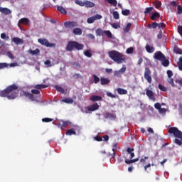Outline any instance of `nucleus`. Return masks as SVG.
<instances>
[{"label": "nucleus", "mask_w": 182, "mask_h": 182, "mask_svg": "<svg viewBox=\"0 0 182 182\" xmlns=\"http://www.w3.org/2000/svg\"><path fill=\"white\" fill-rule=\"evenodd\" d=\"M112 15L115 19L120 18V16L119 15V12H117V11H113Z\"/></svg>", "instance_id": "09e8293b"}, {"label": "nucleus", "mask_w": 182, "mask_h": 182, "mask_svg": "<svg viewBox=\"0 0 182 182\" xmlns=\"http://www.w3.org/2000/svg\"><path fill=\"white\" fill-rule=\"evenodd\" d=\"M54 88L57 90V92H59V93H61L62 95L65 93V89L59 85H54Z\"/></svg>", "instance_id": "a878e982"}, {"label": "nucleus", "mask_w": 182, "mask_h": 182, "mask_svg": "<svg viewBox=\"0 0 182 182\" xmlns=\"http://www.w3.org/2000/svg\"><path fill=\"white\" fill-rule=\"evenodd\" d=\"M97 36H107V38H110L113 39V34L110 31H103L102 28H97L95 31Z\"/></svg>", "instance_id": "423d86ee"}, {"label": "nucleus", "mask_w": 182, "mask_h": 182, "mask_svg": "<svg viewBox=\"0 0 182 182\" xmlns=\"http://www.w3.org/2000/svg\"><path fill=\"white\" fill-rule=\"evenodd\" d=\"M117 92L118 95H127V90L123 88H117Z\"/></svg>", "instance_id": "bb28decb"}, {"label": "nucleus", "mask_w": 182, "mask_h": 182, "mask_svg": "<svg viewBox=\"0 0 182 182\" xmlns=\"http://www.w3.org/2000/svg\"><path fill=\"white\" fill-rule=\"evenodd\" d=\"M161 65L164 67V68H167L169 65H170V61L168 60H167L165 57V59L161 60Z\"/></svg>", "instance_id": "393cba45"}, {"label": "nucleus", "mask_w": 182, "mask_h": 182, "mask_svg": "<svg viewBox=\"0 0 182 182\" xmlns=\"http://www.w3.org/2000/svg\"><path fill=\"white\" fill-rule=\"evenodd\" d=\"M69 124H70V122H69V121L60 120L58 123V126H60L61 130H63V129L65 127H68V126H69Z\"/></svg>", "instance_id": "4468645a"}, {"label": "nucleus", "mask_w": 182, "mask_h": 182, "mask_svg": "<svg viewBox=\"0 0 182 182\" xmlns=\"http://www.w3.org/2000/svg\"><path fill=\"white\" fill-rule=\"evenodd\" d=\"M110 25L114 29H119L120 28V23H112Z\"/></svg>", "instance_id": "58836bf2"}, {"label": "nucleus", "mask_w": 182, "mask_h": 182, "mask_svg": "<svg viewBox=\"0 0 182 182\" xmlns=\"http://www.w3.org/2000/svg\"><path fill=\"white\" fill-rule=\"evenodd\" d=\"M122 15H124V16H129V15H130V10L129 9L122 10Z\"/></svg>", "instance_id": "37998d69"}, {"label": "nucleus", "mask_w": 182, "mask_h": 182, "mask_svg": "<svg viewBox=\"0 0 182 182\" xmlns=\"http://www.w3.org/2000/svg\"><path fill=\"white\" fill-rule=\"evenodd\" d=\"M84 6H85V8H93L95 6V3L90 1H84Z\"/></svg>", "instance_id": "aec40b11"}, {"label": "nucleus", "mask_w": 182, "mask_h": 182, "mask_svg": "<svg viewBox=\"0 0 182 182\" xmlns=\"http://www.w3.org/2000/svg\"><path fill=\"white\" fill-rule=\"evenodd\" d=\"M132 28V23H128L127 26L124 28V32L127 33V32L130 31V28Z\"/></svg>", "instance_id": "7c9ffc66"}, {"label": "nucleus", "mask_w": 182, "mask_h": 182, "mask_svg": "<svg viewBox=\"0 0 182 182\" xmlns=\"http://www.w3.org/2000/svg\"><path fill=\"white\" fill-rule=\"evenodd\" d=\"M154 5H155V8H156V9H159V8H161V1L157 0L154 2Z\"/></svg>", "instance_id": "c9c22d12"}, {"label": "nucleus", "mask_w": 182, "mask_h": 182, "mask_svg": "<svg viewBox=\"0 0 182 182\" xmlns=\"http://www.w3.org/2000/svg\"><path fill=\"white\" fill-rule=\"evenodd\" d=\"M108 55L115 63L120 65V63H126V57L123 53L116 50H111L108 53Z\"/></svg>", "instance_id": "7ed1b4c3"}, {"label": "nucleus", "mask_w": 182, "mask_h": 182, "mask_svg": "<svg viewBox=\"0 0 182 182\" xmlns=\"http://www.w3.org/2000/svg\"><path fill=\"white\" fill-rule=\"evenodd\" d=\"M65 26H68V28H75V26H77V23L75 21H66L64 23Z\"/></svg>", "instance_id": "dca6fc26"}, {"label": "nucleus", "mask_w": 182, "mask_h": 182, "mask_svg": "<svg viewBox=\"0 0 182 182\" xmlns=\"http://www.w3.org/2000/svg\"><path fill=\"white\" fill-rule=\"evenodd\" d=\"M29 53L31 55H39L41 53V50H39L38 48H36V50H29Z\"/></svg>", "instance_id": "c756f323"}, {"label": "nucleus", "mask_w": 182, "mask_h": 182, "mask_svg": "<svg viewBox=\"0 0 182 182\" xmlns=\"http://www.w3.org/2000/svg\"><path fill=\"white\" fill-rule=\"evenodd\" d=\"M105 119H110L111 120H116V114L111 112H105L104 114Z\"/></svg>", "instance_id": "ddd939ff"}, {"label": "nucleus", "mask_w": 182, "mask_h": 182, "mask_svg": "<svg viewBox=\"0 0 182 182\" xmlns=\"http://www.w3.org/2000/svg\"><path fill=\"white\" fill-rule=\"evenodd\" d=\"M66 134H68V136H72V134H76V132L75 131V129H70L66 132Z\"/></svg>", "instance_id": "4c0bfd02"}, {"label": "nucleus", "mask_w": 182, "mask_h": 182, "mask_svg": "<svg viewBox=\"0 0 182 182\" xmlns=\"http://www.w3.org/2000/svg\"><path fill=\"white\" fill-rule=\"evenodd\" d=\"M95 17L91 16L87 18V23H93V22H95Z\"/></svg>", "instance_id": "5fc2aeb1"}, {"label": "nucleus", "mask_w": 182, "mask_h": 182, "mask_svg": "<svg viewBox=\"0 0 182 182\" xmlns=\"http://www.w3.org/2000/svg\"><path fill=\"white\" fill-rule=\"evenodd\" d=\"M168 83H169V85H171L172 87H174L175 85H174V80H173V78L169 77L168 79Z\"/></svg>", "instance_id": "8fccbe9b"}, {"label": "nucleus", "mask_w": 182, "mask_h": 182, "mask_svg": "<svg viewBox=\"0 0 182 182\" xmlns=\"http://www.w3.org/2000/svg\"><path fill=\"white\" fill-rule=\"evenodd\" d=\"M57 9L63 15H66V10L63 6H59L57 7Z\"/></svg>", "instance_id": "72a5a7b5"}, {"label": "nucleus", "mask_w": 182, "mask_h": 182, "mask_svg": "<svg viewBox=\"0 0 182 182\" xmlns=\"http://www.w3.org/2000/svg\"><path fill=\"white\" fill-rule=\"evenodd\" d=\"M159 113H161V114H164V113H166V112H167V109H166V108H160L159 109Z\"/></svg>", "instance_id": "0e129e2a"}, {"label": "nucleus", "mask_w": 182, "mask_h": 182, "mask_svg": "<svg viewBox=\"0 0 182 182\" xmlns=\"http://www.w3.org/2000/svg\"><path fill=\"white\" fill-rule=\"evenodd\" d=\"M73 33L74 35H82V29L79 28H75L73 30Z\"/></svg>", "instance_id": "c85d7f7f"}, {"label": "nucleus", "mask_w": 182, "mask_h": 182, "mask_svg": "<svg viewBox=\"0 0 182 182\" xmlns=\"http://www.w3.org/2000/svg\"><path fill=\"white\" fill-rule=\"evenodd\" d=\"M105 1L108 2V4H111V5H113V6H116L117 5V0H106Z\"/></svg>", "instance_id": "a19ab883"}, {"label": "nucleus", "mask_w": 182, "mask_h": 182, "mask_svg": "<svg viewBox=\"0 0 182 182\" xmlns=\"http://www.w3.org/2000/svg\"><path fill=\"white\" fill-rule=\"evenodd\" d=\"M145 49L148 53H153L154 52V47L146 45Z\"/></svg>", "instance_id": "b1692460"}, {"label": "nucleus", "mask_w": 182, "mask_h": 182, "mask_svg": "<svg viewBox=\"0 0 182 182\" xmlns=\"http://www.w3.org/2000/svg\"><path fill=\"white\" fill-rule=\"evenodd\" d=\"M173 51L175 52V53H178L179 55H182V50L178 48V47H174Z\"/></svg>", "instance_id": "49530a36"}, {"label": "nucleus", "mask_w": 182, "mask_h": 182, "mask_svg": "<svg viewBox=\"0 0 182 182\" xmlns=\"http://www.w3.org/2000/svg\"><path fill=\"white\" fill-rule=\"evenodd\" d=\"M93 17H94L95 21L102 19V15H100V14H96V15L93 16Z\"/></svg>", "instance_id": "bf43d9fd"}, {"label": "nucleus", "mask_w": 182, "mask_h": 182, "mask_svg": "<svg viewBox=\"0 0 182 182\" xmlns=\"http://www.w3.org/2000/svg\"><path fill=\"white\" fill-rule=\"evenodd\" d=\"M178 32L181 35V36H182V26H178Z\"/></svg>", "instance_id": "338daca9"}, {"label": "nucleus", "mask_w": 182, "mask_h": 182, "mask_svg": "<svg viewBox=\"0 0 182 182\" xmlns=\"http://www.w3.org/2000/svg\"><path fill=\"white\" fill-rule=\"evenodd\" d=\"M100 82H101V85L102 86H105V85H109V83H110V80H109V78H105L102 77L100 78Z\"/></svg>", "instance_id": "4be33fe9"}, {"label": "nucleus", "mask_w": 182, "mask_h": 182, "mask_svg": "<svg viewBox=\"0 0 182 182\" xmlns=\"http://www.w3.org/2000/svg\"><path fill=\"white\" fill-rule=\"evenodd\" d=\"M62 102H63V103H67L68 105H72V103H73V99L69 97L65 98Z\"/></svg>", "instance_id": "2f4dec72"}, {"label": "nucleus", "mask_w": 182, "mask_h": 182, "mask_svg": "<svg viewBox=\"0 0 182 182\" xmlns=\"http://www.w3.org/2000/svg\"><path fill=\"white\" fill-rule=\"evenodd\" d=\"M154 107L155 109H156L157 110H159V109L161 108V104L157 102L154 104Z\"/></svg>", "instance_id": "052dcab7"}, {"label": "nucleus", "mask_w": 182, "mask_h": 182, "mask_svg": "<svg viewBox=\"0 0 182 182\" xmlns=\"http://www.w3.org/2000/svg\"><path fill=\"white\" fill-rule=\"evenodd\" d=\"M160 18V13L156 11L151 16V21H156V19Z\"/></svg>", "instance_id": "6ab92c4d"}, {"label": "nucleus", "mask_w": 182, "mask_h": 182, "mask_svg": "<svg viewBox=\"0 0 182 182\" xmlns=\"http://www.w3.org/2000/svg\"><path fill=\"white\" fill-rule=\"evenodd\" d=\"M158 87L161 92H167V87H164L161 84H159Z\"/></svg>", "instance_id": "ea45409f"}, {"label": "nucleus", "mask_w": 182, "mask_h": 182, "mask_svg": "<svg viewBox=\"0 0 182 182\" xmlns=\"http://www.w3.org/2000/svg\"><path fill=\"white\" fill-rule=\"evenodd\" d=\"M18 23H23V25H29V19L28 18H22L19 20Z\"/></svg>", "instance_id": "5701e85b"}, {"label": "nucleus", "mask_w": 182, "mask_h": 182, "mask_svg": "<svg viewBox=\"0 0 182 182\" xmlns=\"http://www.w3.org/2000/svg\"><path fill=\"white\" fill-rule=\"evenodd\" d=\"M108 55L115 63L120 65V63H126V57L123 53L116 50H111L108 53Z\"/></svg>", "instance_id": "f03ea898"}, {"label": "nucleus", "mask_w": 182, "mask_h": 182, "mask_svg": "<svg viewBox=\"0 0 182 182\" xmlns=\"http://www.w3.org/2000/svg\"><path fill=\"white\" fill-rule=\"evenodd\" d=\"M44 65L46 66V68H52V62L50 60H47L44 62Z\"/></svg>", "instance_id": "c03bdc74"}, {"label": "nucleus", "mask_w": 182, "mask_h": 182, "mask_svg": "<svg viewBox=\"0 0 182 182\" xmlns=\"http://www.w3.org/2000/svg\"><path fill=\"white\" fill-rule=\"evenodd\" d=\"M114 76H115L116 77H120L122 76V74L119 70H115L114 72Z\"/></svg>", "instance_id": "864d4df0"}, {"label": "nucleus", "mask_w": 182, "mask_h": 182, "mask_svg": "<svg viewBox=\"0 0 182 182\" xmlns=\"http://www.w3.org/2000/svg\"><path fill=\"white\" fill-rule=\"evenodd\" d=\"M83 48H85V46L79 43L77 41H68L65 47V50H67V52H72L74 49H76V50H82Z\"/></svg>", "instance_id": "39448f33"}, {"label": "nucleus", "mask_w": 182, "mask_h": 182, "mask_svg": "<svg viewBox=\"0 0 182 182\" xmlns=\"http://www.w3.org/2000/svg\"><path fill=\"white\" fill-rule=\"evenodd\" d=\"M6 56H8V58H9V59L15 58V57L14 56V54H12V53L11 51H7Z\"/></svg>", "instance_id": "3c124183"}, {"label": "nucleus", "mask_w": 182, "mask_h": 182, "mask_svg": "<svg viewBox=\"0 0 182 182\" xmlns=\"http://www.w3.org/2000/svg\"><path fill=\"white\" fill-rule=\"evenodd\" d=\"M18 88V85L15 84L9 85L5 90L0 92V96L1 97H7L9 100L16 99L18 93H19Z\"/></svg>", "instance_id": "f257e3e1"}, {"label": "nucleus", "mask_w": 182, "mask_h": 182, "mask_svg": "<svg viewBox=\"0 0 182 182\" xmlns=\"http://www.w3.org/2000/svg\"><path fill=\"white\" fill-rule=\"evenodd\" d=\"M127 151L128 154H132V153H133V151H134V149H133V148H127Z\"/></svg>", "instance_id": "680f3d73"}, {"label": "nucleus", "mask_w": 182, "mask_h": 182, "mask_svg": "<svg viewBox=\"0 0 182 182\" xmlns=\"http://www.w3.org/2000/svg\"><path fill=\"white\" fill-rule=\"evenodd\" d=\"M146 95L150 99V100H153V102H156V97H154V92L153 91L146 88Z\"/></svg>", "instance_id": "f8f14e48"}, {"label": "nucleus", "mask_w": 182, "mask_h": 182, "mask_svg": "<svg viewBox=\"0 0 182 182\" xmlns=\"http://www.w3.org/2000/svg\"><path fill=\"white\" fill-rule=\"evenodd\" d=\"M119 145V144L117 142H115L112 145V154L109 155V157L111 156V159H114V157H116V152H114L115 150H117V146Z\"/></svg>", "instance_id": "a211bd4d"}, {"label": "nucleus", "mask_w": 182, "mask_h": 182, "mask_svg": "<svg viewBox=\"0 0 182 182\" xmlns=\"http://www.w3.org/2000/svg\"><path fill=\"white\" fill-rule=\"evenodd\" d=\"M99 107H100L99 104H97V102H95L87 107V110L88 112H96V110H99Z\"/></svg>", "instance_id": "9b49d317"}, {"label": "nucleus", "mask_w": 182, "mask_h": 182, "mask_svg": "<svg viewBox=\"0 0 182 182\" xmlns=\"http://www.w3.org/2000/svg\"><path fill=\"white\" fill-rule=\"evenodd\" d=\"M176 83H178L180 86H182V79L181 80H176Z\"/></svg>", "instance_id": "774afa93"}, {"label": "nucleus", "mask_w": 182, "mask_h": 182, "mask_svg": "<svg viewBox=\"0 0 182 182\" xmlns=\"http://www.w3.org/2000/svg\"><path fill=\"white\" fill-rule=\"evenodd\" d=\"M102 100L103 98L99 95H92L90 97V102H100Z\"/></svg>", "instance_id": "2eb2a0df"}, {"label": "nucleus", "mask_w": 182, "mask_h": 182, "mask_svg": "<svg viewBox=\"0 0 182 182\" xmlns=\"http://www.w3.org/2000/svg\"><path fill=\"white\" fill-rule=\"evenodd\" d=\"M35 89H46L48 87V85H42V84H38L35 87Z\"/></svg>", "instance_id": "f704fd0d"}, {"label": "nucleus", "mask_w": 182, "mask_h": 182, "mask_svg": "<svg viewBox=\"0 0 182 182\" xmlns=\"http://www.w3.org/2000/svg\"><path fill=\"white\" fill-rule=\"evenodd\" d=\"M84 55H85L87 58H92V53L90 50H86L85 52H84Z\"/></svg>", "instance_id": "4d7b16f0"}, {"label": "nucleus", "mask_w": 182, "mask_h": 182, "mask_svg": "<svg viewBox=\"0 0 182 182\" xmlns=\"http://www.w3.org/2000/svg\"><path fill=\"white\" fill-rule=\"evenodd\" d=\"M92 77H93L94 83L97 84L100 82V78H99V77H97V75H93Z\"/></svg>", "instance_id": "e433bc0d"}, {"label": "nucleus", "mask_w": 182, "mask_h": 182, "mask_svg": "<svg viewBox=\"0 0 182 182\" xmlns=\"http://www.w3.org/2000/svg\"><path fill=\"white\" fill-rule=\"evenodd\" d=\"M158 28H166V23H158Z\"/></svg>", "instance_id": "69168bd1"}, {"label": "nucleus", "mask_w": 182, "mask_h": 182, "mask_svg": "<svg viewBox=\"0 0 182 182\" xmlns=\"http://www.w3.org/2000/svg\"><path fill=\"white\" fill-rule=\"evenodd\" d=\"M159 23L154 22L151 24L148 25V28L149 29H156V28H158Z\"/></svg>", "instance_id": "473e14b6"}, {"label": "nucleus", "mask_w": 182, "mask_h": 182, "mask_svg": "<svg viewBox=\"0 0 182 182\" xmlns=\"http://www.w3.org/2000/svg\"><path fill=\"white\" fill-rule=\"evenodd\" d=\"M38 42V43H41V45L46 46V48H52V46H53V44L49 43V41L46 38H39Z\"/></svg>", "instance_id": "9d476101"}, {"label": "nucleus", "mask_w": 182, "mask_h": 182, "mask_svg": "<svg viewBox=\"0 0 182 182\" xmlns=\"http://www.w3.org/2000/svg\"><path fill=\"white\" fill-rule=\"evenodd\" d=\"M126 65H123V67L119 70V73H121V75H122V73H124V72H126Z\"/></svg>", "instance_id": "13d9d810"}, {"label": "nucleus", "mask_w": 182, "mask_h": 182, "mask_svg": "<svg viewBox=\"0 0 182 182\" xmlns=\"http://www.w3.org/2000/svg\"><path fill=\"white\" fill-rule=\"evenodd\" d=\"M153 11H154V7H146L144 11V15H151Z\"/></svg>", "instance_id": "412c9836"}, {"label": "nucleus", "mask_w": 182, "mask_h": 182, "mask_svg": "<svg viewBox=\"0 0 182 182\" xmlns=\"http://www.w3.org/2000/svg\"><path fill=\"white\" fill-rule=\"evenodd\" d=\"M167 75H168V77L170 78L173 76V71L168 70H167Z\"/></svg>", "instance_id": "e2e57ef3"}, {"label": "nucleus", "mask_w": 182, "mask_h": 182, "mask_svg": "<svg viewBox=\"0 0 182 182\" xmlns=\"http://www.w3.org/2000/svg\"><path fill=\"white\" fill-rule=\"evenodd\" d=\"M31 93L23 92V95L26 96V97H28L31 102H35V96H33V95H41V92L36 88L35 90H31Z\"/></svg>", "instance_id": "0eeeda50"}, {"label": "nucleus", "mask_w": 182, "mask_h": 182, "mask_svg": "<svg viewBox=\"0 0 182 182\" xmlns=\"http://www.w3.org/2000/svg\"><path fill=\"white\" fill-rule=\"evenodd\" d=\"M42 122L43 123H49L50 122H53V119H52V118H43Z\"/></svg>", "instance_id": "de8ad7c7"}, {"label": "nucleus", "mask_w": 182, "mask_h": 182, "mask_svg": "<svg viewBox=\"0 0 182 182\" xmlns=\"http://www.w3.org/2000/svg\"><path fill=\"white\" fill-rule=\"evenodd\" d=\"M8 68V64L6 63H0V69H4Z\"/></svg>", "instance_id": "6e6d98bb"}, {"label": "nucleus", "mask_w": 182, "mask_h": 182, "mask_svg": "<svg viewBox=\"0 0 182 182\" xmlns=\"http://www.w3.org/2000/svg\"><path fill=\"white\" fill-rule=\"evenodd\" d=\"M13 42H14V43H16V45H19L20 43H23V41L22 39L18 38V37H14V38H12Z\"/></svg>", "instance_id": "cd10ccee"}, {"label": "nucleus", "mask_w": 182, "mask_h": 182, "mask_svg": "<svg viewBox=\"0 0 182 182\" xmlns=\"http://www.w3.org/2000/svg\"><path fill=\"white\" fill-rule=\"evenodd\" d=\"M144 79L147 80L148 83H151V71H150V68H146L144 71Z\"/></svg>", "instance_id": "6e6552de"}, {"label": "nucleus", "mask_w": 182, "mask_h": 182, "mask_svg": "<svg viewBox=\"0 0 182 182\" xmlns=\"http://www.w3.org/2000/svg\"><path fill=\"white\" fill-rule=\"evenodd\" d=\"M134 51V48L133 47L128 48L126 50V53L128 55H132L133 52Z\"/></svg>", "instance_id": "a18cd8bd"}, {"label": "nucleus", "mask_w": 182, "mask_h": 182, "mask_svg": "<svg viewBox=\"0 0 182 182\" xmlns=\"http://www.w3.org/2000/svg\"><path fill=\"white\" fill-rule=\"evenodd\" d=\"M177 14L178 15H181L182 14V6L181 5L177 6Z\"/></svg>", "instance_id": "603ef678"}, {"label": "nucleus", "mask_w": 182, "mask_h": 182, "mask_svg": "<svg viewBox=\"0 0 182 182\" xmlns=\"http://www.w3.org/2000/svg\"><path fill=\"white\" fill-rule=\"evenodd\" d=\"M169 134H173L174 137H176L174 140V143L178 146H181L182 144V132L176 127H170L168 130Z\"/></svg>", "instance_id": "20e7f679"}, {"label": "nucleus", "mask_w": 182, "mask_h": 182, "mask_svg": "<svg viewBox=\"0 0 182 182\" xmlns=\"http://www.w3.org/2000/svg\"><path fill=\"white\" fill-rule=\"evenodd\" d=\"M0 12L4 15H11L12 11L8 8L0 7Z\"/></svg>", "instance_id": "f3484780"}, {"label": "nucleus", "mask_w": 182, "mask_h": 182, "mask_svg": "<svg viewBox=\"0 0 182 182\" xmlns=\"http://www.w3.org/2000/svg\"><path fill=\"white\" fill-rule=\"evenodd\" d=\"M75 4H76V5H79V6H85V1H82L80 0H75Z\"/></svg>", "instance_id": "79ce46f5"}, {"label": "nucleus", "mask_w": 182, "mask_h": 182, "mask_svg": "<svg viewBox=\"0 0 182 182\" xmlns=\"http://www.w3.org/2000/svg\"><path fill=\"white\" fill-rule=\"evenodd\" d=\"M154 59H155V60H159V62H161V60L166 59V55H164L161 51H156L154 53Z\"/></svg>", "instance_id": "1a4fd4ad"}]
</instances>
